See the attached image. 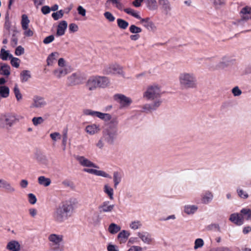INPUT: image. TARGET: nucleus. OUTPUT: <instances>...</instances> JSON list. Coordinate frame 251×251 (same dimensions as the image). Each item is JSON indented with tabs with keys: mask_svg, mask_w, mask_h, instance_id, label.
<instances>
[{
	"mask_svg": "<svg viewBox=\"0 0 251 251\" xmlns=\"http://www.w3.org/2000/svg\"><path fill=\"white\" fill-rule=\"evenodd\" d=\"M143 98L147 100H154L151 103H146L142 106L143 111L146 113L151 112L156 110L162 103L161 97V90L156 85L148 86L143 93Z\"/></svg>",
	"mask_w": 251,
	"mask_h": 251,
	"instance_id": "f257e3e1",
	"label": "nucleus"
},
{
	"mask_svg": "<svg viewBox=\"0 0 251 251\" xmlns=\"http://www.w3.org/2000/svg\"><path fill=\"white\" fill-rule=\"evenodd\" d=\"M118 120L114 117L103 131L102 138L109 144H113L118 135Z\"/></svg>",
	"mask_w": 251,
	"mask_h": 251,
	"instance_id": "f03ea898",
	"label": "nucleus"
},
{
	"mask_svg": "<svg viewBox=\"0 0 251 251\" xmlns=\"http://www.w3.org/2000/svg\"><path fill=\"white\" fill-rule=\"evenodd\" d=\"M179 81L180 86L184 89H195L198 86L196 75L193 73H180L179 75Z\"/></svg>",
	"mask_w": 251,
	"mask_h": 251,
	"instance_id": "7ed1b4c3",
	"label": "nucleus"
},
{
	"mask_svg": "<svg viewBox=\"0 0 251 251\" xmlns=\"http://www.w3.org/2000/svg\"><path fill=\"white\" fill-rule=\"evenodd\" d=\"M109 79L105 76H92L89 78L86 86L89 90H95L96 88L105 87L109 83Z\"/></svg>",
	"mask_w": 251,
	"mask_h": 251,
	"instance_id": "20e7f679",
	"label": "nucleus"
},
{
	"mask_svg": "<svg viewBox=\"0 0 251 251\" xmlns=\"http://www.w3.org/2000/svg\"><path fill=\"white\" fill-rule=\"evenodd\" d=\"M17 121L15 115L7 113L0 116V128L8 129Z\"/></svg>",
	"mask_w": 251,
	"mask_h": 251,
	"instance_id": "39448f33",
	"label": "nucleus"
},
{
	"mask_svg": "<svg viewBox=\"0 0 251 251\" xmlns=\"http://www.w3.org/2000/svg\"><path fill=\"white\" fill-rule=\"evenodd\" d=\"M77 207V201L75 199H70L64 202V218L71 217L74 213L75 209Z\"/></svg>",
	"mask_w": 251,
	"mask_h": 251,
	"instance_id": "423d86ee",
	"label": "nucleus"
},
{
	"mask_svg": "<svg viewBox=\"0 0 251 251\" xmlns=\"http://www.w3.org/2000/svg\"><path fill=\"white\" fill-rule=\"evenodd\" d=\"M83 113L85 115H89L92 117H97L105 122L111 121L112 119L111 115L108 113H103L99 111H93L86 109L84 110Z\"/></svg>",
	"mask_w": 251,
	"mask_h": 251,
	"instance_id": "0eeeda50",
	"label": "nucleus"
},
{
	"mask_svg": "<svg viewBox=\"0 0 251 251\" xmlns=\"http://www.w3.org/2000/svg\"><path fill=\"white\" fill-rule=\"evenodd\" d=\"M47 104V101L43 97L36 95L32 98L30 108L31 109L42 108L46 106Z\"/></svg>",
	"mask_w": 251,
	"mask_h": 251,
	"instance_id": "6e6552de",
	"label": "nucleus"
},
{
	"mask_svg": "<svg viewBox=\"0 0 251 251\" xmlns=\"http://www.w3.org/2000/svg\"><path fill=\"white\" fill-rule=\"evenodd\" d=\"M75 158L78 162L79 164L86 167H93L98 168V166L83 156L78 155H75Z\"/></svg>",
	"mask_w": 251,
	"mask_h": 251,
	"instance_id": "1a4fd4ad",
	"label": "nucleus"
},
{
	"mask_svg": "<svg viewBox=\"0 0 251 251\" xmlns=\"http://www.w3.org/2000/svg\"><path fill=\"white\" fill-rule=\"evenodd\" d=\"M114 99L118 101L122 107L129 106L132 102V100L123 94H116L114 95Z\"/></svg>",
	"mask_w": 251,
	"mask_h": 251,
	"instance_id": "9d476101",
	"label": "nucleus"
},
{
	"mask_svg": "<svg viewBox=\"0 0 251 251\" xmlns=\"http://www.w3.org/2000/svg\"><path fill=\"white\" fill-rule=\"evenodd\" d=\"M114 204H110L108 201L102 202L98 207V209L100 213L112 212L114 208Z\"/></svg>",
	"mask_w": 251,
	"mask_h": 251,
	"instance_id": "9b49d317",
	"label": "nucleus"
},
{
	"mask_svg": "<svg viewBox=\"0 0 251 251\" xmlns=\"http://www.w3.org/2000/svg\"><path fill=\"white\" fill-rule=\"evenodd\" d=\"M35 158L41 165L47 167L49 165V160L47 157L41 151H37L35 153Z\"/></svg>",
	"mask_w": 251,
	"mask_h": 251,
	"instance_id": "f8f14e48",
	"label": "nucleus"
},
{
	"mask_svg": "<svg viewBox=\"0 0 251 251\" xmlns=\"http://www.w3.org/2000/svg\"><path fill=\"white\" fill-rule=\"evenodd\" d=\"M48 240L51 246L58 247L62 241L63 236L62 235L51 234L48 236Z\"/></svg>",
	"mask_w": 251,
	"mask_h": 251,
	"instance_id": "ddd939ff",
	"label": "nucleus"
},
{
	"mask_svg": "<svg viewBox=\"0 0 251 251\" xmlns=\"http://www.w3.org/2000/svg\"><path fill=\"white\" fill-rule=\"evenodd\" d=\"M82 77L79 73L73 74L68 78V82L69 85H75L81 83Z\"/></svg>",
	"mask_w": 251,
	"mask_h": 251,
	"instance_id": "4468645a",
	"label": "nucleus"
},
{
	"mask_svg": "<svg viewBox=\"0 0 251 251\" xmlns=\"http://www.w3.org/2000/svg\"><path fill=\"white\" fill-rule=\"evenodd\" d=\"M229 220L238 226H241L244 224V217L241 213H234L231 214Z\"/></svg>",
	"mask_w": 251,
	"mask_h": 251,
	"instance_id": "2eb2a0df",
	"label": "nucleus"
},
{
	"mask_svg": "<svg viewBox=\"0 0 251 251\" xmlns=\"http://www.w3.org/2000/svg\"><path fill=\"white\" fill-rule=\"evenodd\" d=\"M5 248L8 251H20L21 246L18 241L12 240L7 243Z\"/></svg>",
	"mask_w": 251,
	"mask_h": 251,
	"instance_id": "dca6fc26",
	"label": "nucleus"
},
{
	"mask_svg": "<svg viewBox=\"0 0 251 251\" xmlns=\"http://www.w3.org/2000/svg\"><path fill=\"white\" fill-rule=\"evenodd\" d=\"M83 171L84 172L93 174L97 176H100L106 178H111V176L108 174L103 171L88 168H84L83 169Z\"/></svg>",
	"mask_w": 251,
	"mask_h": 251,
	"instance_id": "f3484780",
	"label": "nucleus"
},
{
	"mask_svg": "<svg viewBox=\"0 0 251 251\" xmlns=\"http://www.w3.org/2000/svg\"><path fill=\"white\" fill-rule=\"evenodd\" d=\"M137 235L145 244L150 245L152 242L153 239L151 237V235L148 232H139L137 233Z\"/></svg>",
	"mask_w": 251,
	"mask_h": 251,
	"instance_id": "a211bd4d",
	"label": "nucleus"
},
{
	"mask_svg": "<svg viewBox=\"0 0 251 251\" xmlns=\"http://www.w3.org/2000/svg\"><path fill=\"white\" fill-rule=\"evenodd\" d=\"M214 196L210 191H205L201 195V201L203 204H207L213 200Z\"/></svg>",
	"mask_w": 251,
	"mask_h": 251,
	"instance_id": "6ab92c4d",
	"label": "nucleus"
},
{
	"mask_svg": "<svg viewBox=\"0 0 251 251\" xmlns=\"http://www.w3.org/2000/svg\"><path fill=\"white\" fill-rule=\"evenodd\" d=\"M140 23L149 30H153L155 28L154 24L149 18L141 19Z\"/></svg>",
	"mask_w": 251,
	"mask_h": 251,
	"instance_id": "aec40b11",
	"label": "nucleus"
},
{
	"mask_svg": "<svg viewBox=\"0 0 251 251\" xmlns=\"http://www.w3.org/2000/svg\"><path fill=\"white\" fill-rule=\"evenodd\" d=\"M198 209V206L196 205H185L184 206V212L188 215H193Z\"/></svg>",
	"mask_w": 251,
	"mask_h": 251,
	"instance_id": "412c9836",
	"label": "nucleus"
},
{
	"mask_svg": "<svg viewBox=\"0 0 251 251\" xmlns=\"http://www.w3.org/2000/svg\"><path fill=\"white\" fill-rule=\"evenodd\" d=\"M0 74L6 76L10 75V67L5 63H0Z\"/></svg>",
	"mask_w": 251,
	"mask_h": 251,
	"instance_id": "4be33fe9",
	"label": "nucleus"
},
{
	"mask_svg": "<svg viewBox=\"0 0 251 251\" xmlns=\"http://www.w3.org/2000/svg\"><path fill=\"white\" fill-rule=\"evenodd\" d=\"M130 233L126 230H123L118 234L117 239L120 243H125Z\"/></svg>",
	"mask_w": 251,
	"mask_h": 251,
	"instance_id": "5701e85b",
	"label": "nucleus"
},
{
	"mask_svg": "<svg viewBox=\"0 0 251 251\" xmlns=\"http://www.w3.org/2000/svg\"><path fill=\"white\" fill-rule=\"evenodd\" d=\"M158 3L162 6L166 14L171 10L170 2L168 0H158Z\"/></svg>",
	"mask_w": 251,
	"mask_h": 251,
	"instance_id": "b1692460",
	"label": "nucleus"
},
{
	"mask_svg": "<svg viewBox=\"0 0 251 251\" xmlns=\"http://www.w3.org/2000/svg\"><path fill=\"white\" fill-rule=\"evenodd\" d=\"M2 189H3L6 193L9 194H13L16 192V189L15 186L7 180Z\"/></svg>",
	"mask_w": 251,
	"mask_h": 251,
	"instance_id": "393cba45",
	"label": "nucleus"
},
{
	"mask_svg": "<svg viewBox=\"0 0 251 251\" xmlns=\"http://www.w3.org/2000/svg\"><path fill=\"white\" fill-rule=\"evenodd\" d=\"M86 131L90 135H93L100 130L99 126L95 124L87 126L85 128Z\"/></svg>",
	"mask_w": 251,
	"mask_h": 251,
	"instance_id": "a878e982",
	"label": "nucleus"
},
{
	"mask_svg": "<svg viewBox=\"0 0 251 251\" xmlns=\"http://www.w3.org/2000/svg\"><path fill=\"white\" fill-rule=\"evenodd\" d=\"M38 183L44 187H48L51 184V180L50 178L46 177L44 176H40L38 178Z\"/></svg>",
	"mask_w": 251,
	"mask_h": 251,
	"instance_id": "bb28decb",
	"label": "nucleus"
},
{
	"mask_svg": "<svg viewBox=\"0 0 251 251\" xmlns=\"http://www.w3.org/2000/svg\"><path fill=\"white\" fill-rule=\"evenodd\" d=\"M122 178V176L120 172L118 171L113 172V182L115 188H116L118 184L121 182Z\"/></svg>",
	"mask_w": 251,
	"mask_h": 251,
	"instance_id": "cd10ccee",
	"label": "nucleus"
},
{
	"mask_svg": "<svg viewBox=\"0 0 251 251\" xmlns=\"http://www.w3.org/2000/svg\"><path fill=\"white\" fill-rule=\"evenodd\" d=\"M31 77L29 71L24 70L20 74V79L22 82H25Z\"/></svg>",
	"mask_w": 251,
	"mask_h": 251,
	"instance_id": "c85d7f7f",
	"label": "nucleus"
},
{
	"mask_svg": "<svg viewBox=\"0 0 251 251\" xmlns=\"http://www.w3.org/2000/svg\"><path fill=\"white\" fill-rule=\"evenodd\" d=\"M9 88L6 86H0V97L2 98H6L9 95Z\"/></svg>",
	"mask_w": 251,
	"mask_h": 251,
	"instance_id": "c756f323",
	"label": "nucleus"
},
{
	"mask_svg": "<svg viewBox=\"0 0 251 251\" xmlns=\"http://www.w3.org/2000/svg\"><path fill=\"white\" fill-rule=\"evenodd\" d=\"M54 217L56 220L61 222L63 220V210L61 206L56 208L54 213Z\"/></svg>",
	"mask_w": 251,
	"mask_h": 251,
	"instance_id": "7c9ffc66",
	"label": "nucleus"
},
{
	"mask_svg": "<svg viewBox=\"0 0 251 251\" xmlns=\"http://www.w3.org/2000/svg\"><path fill=\"white\" fill-rule=\"evenodd\" d=\"M108 229L111 234H115L121 230V227L115 223H111L109 226Z\"/></svg>",
	"mask_w": 251,
	"mask_h": 251,
	"instance_id": "2f4dec72",
	"label": "nucleus"
},
{
	"mask_svg": "<svg viewBox=\"0 0 251 251\" xmlns=\"http://www.w3.org/2000/svg\"><path fill=\"white\" fill-rule=\"evenodd\" d=\"M13 92L17 101H21L23 99V95L20 92L17 84H15Z\"/></svg>",
	"mask_w": 251,
	"mask_h": 251,
	"instance_id": "473e14b6",
	"label": "nucleus"
},
{
	"mask_svg": "<svg viewBox=\"0 0 251 251\" xmlns=\"http://www.w3.org/2000/svg\"><path fill=\"white\" fill-rule=\"evenodd\" d=\"M103 191L106 194L110 200H113L114 199L113 194H114V191L113 188L110 187L108 185L105 184L103 188Z\"/></svg>",
	"mask_w": 251,
	"mask_h": 251,
	"instance_id": "72a5a7b5",
	"label": "nucleus"
},
{
	"mask_svg": "<svg viewBox=\"0 0 251 251\" xmlns=\"http://www.w3.org/2000/svg\"><path fill=\"white\" fill-rule=\"evenodd\" d=\"M244 219L247 220H251V209L249 208H243L240 211Z\"/></svg>",
	"mask_w": 251,
	"mask_h": 251,
	"instance_id": "f704fd0d",
	"label": "nucleus"
},
{
	"mask_svg": "<svg viewBox=\"0 0 251 251\" xmlns=\"http://www.w3.org/2000/svg\"><path fill=\"white\" fill-rule=\"evenodd\" d=\"M30 21L28 18L27 15L24 14L22 16L21 25L23 29H25L27 27H28V25Z\"/></svg>",
	"mask_w": 251,
	"mask_h": 251,
	"instance_id": "c9c22d12",
	"label": "nucleus"
},
{
	"mask_svg": "<svg viewBox=\"0 0 251 251\" xmlns=\"http://www.w3.org/2000/svg\"><path fill=\"white\" fill-rule=\"evenodd\" d=\"M148 2V8L151 10H155L158 6L156 0H147Z\"/></svg>",
	"mask_w": 251,
	"mask_h": 251,
	"instance_id": "e433bc0d",
	"label": "nucleus"
},
{
	"mask_svg": "<svg viewBox=\"0 0 251 251\" xmlns=\"http://www.w3.org/2000/svg\"><path fill=\"white\" fill-rule=\"evenodd\" d=\"M117 22L118 26L123 29H126L129 25L127 22L122 19H118Z\"/></svg>",
	"mask_w": 251,
	"mask_h": 251,
	"instance_id": "4c0bfd02",
	"label": "nucleus"
},
{
	"mask_svg": "<svg viewBox=\"0 0 251 251\" xmlns=\"http://www.w3.org/2000/svg\"><path fill=\"white\" fill-rule=\"evenodd\" d=\"M142 226V224L140 221L136 220L132 222L130 225L129 227L133 230H137L140 228Z\"/></svg>",
	"mask_w": 251,
	"mask_h": 251,
	"instance_id": "58836bf2",
	"label": "nucleus"
},
{
	"mask_svg": "<svg viewBox=\"0 0 251 251\" xmlns=\"http://www.w3.org/2000/svg\"><path fill=\"white\" fill-rule=\"evenodd\" d=\"M58 57V54L57 52L52 53L48 58L47 63L48 65H51L54 60H56Z\"/></svg>",
	"mask_w": 251,
	"mask_h": 251,
	"instance_id": "ea45409f",
	"label": "nucleus"
},
{
	"mask_svg": "<svg viewBox=\"0 0 251 251\" xmlns=\"http://www.w3.org/2000/svg\"><path fill=\"white\" fill-rule=\"evenodd\" d=\"M32 122L34 126H37L43 124L44 122V119L42 117H35L32 118Z\"/></svg>",
	"mask_w": 251,
	"mask_h": 251,
	"instance_id": "a19ab883",
	"label": "nucleus"
},
{
	"mask_svg": "<svg viewBox=\"0 0 251 251\" xmlns=\"http://www.w3.org/2000/svg\"><path fill=\"white\" fill-rule=\"evenodd\" d=\"M10 58H11V64L12 66L17 68L20 66V60L19 58L16 57H13L12 55L10 56Z\"/></svg>",
	"mask_w": 251,
	"mask_h": 251,
	"instance_id": "79ce46f5",
	"label": "nucleus"
},
{
	"mask_svg": "<svg viewBox=\"0 0 251 251\" xmlns=\"http://www.w3.org/2000/svg\"><path fill=\"white\" fill-rule=\"evenodd\" d=\"M237 193L238 196L242 199H246L249 197L247 193L240 188L237 189Z\"/></svg>",
	"mask_w": 251,
	"mask_h": 251,
	"instance_id": "37998d69",
	"label": "nucleus"
},
{
	"mask_svg": "<svg viewBox=\"0 0 251 251\" xmlns=\"http://www.w3.org/2000/svg\"><path fill=\"white\" fill-rule=\"evenodd\" d=\"M206 229L208 230H214V231H220V227L218 224L213 223L211 224L206 227Z\"/></svg>",
	"mask_w": 251,
	"mask_h": 251,
	"instance_id": "c03bdc74",
	"label": "nucleus"
},
{
	"mask_svg": "<svg viewBox=\"0 0 251 251\" xmlns=\"http://www.w3.org/2000/svg\"><path fill=\"white\" fill-rule=\"evenodd\" d=\"M130 32L132 33L137 34L142 32V29L140 27L136 26L134 25H132L129 28Z\"/></svg>",
	"mask_w": 251,
	"mask_h": 251,
	"instance_id": "a18cd8bd",
	"label": "nucleus"
},
{
	"mask_svg": "<svg viewBox=\"0 0 251 251\" xmlns=\"http://www.w3.org/2000/svg\"><path fill=\"white\" fill-rule=\"evenodd\" d=\"M204 245L203 240L201 238H198L195 241L194 249L201 248Z\"/></svg>",
	"mask_w": 251,
	"mask_h": 251,
	"instance_id": "49530a36",
	"label": "nucleus"
},
{
	"mask_svg": "<svg viewBox=\"0 0 251 251\" xmlns=\"http://www.w3.org/2000/svg\"><path fill=\"white\" fill-rule=\"evenodd\" d=\"M11 55L9 54L7 51L5 50L4 49H2L0 50V58L3 60H6L7 59L8 57H10Z\"/></svg>",
	"mask_w": 251,
	"mask_h": 251,
	"instance_id": "de8ad7c7",
	"label": "nucleus"
},
{
	"mask_svg": "<svg viewBox=\"0 0 251 251\" xmlns=\"http://www.w3.org/2000/svg\"><path fill=\"white\" fill-rule=\"evenodd\" d=\"M50 137L53 142H56L58 140L61 139V135L58 132H53L50 134Z\"/></svg>",
	"mask_w": 251,
	"mask_h": 251,
	"instance_id": "09e8293b",
	"label": "nucleus"
},
{
	"mask_svg": "<svg viewBox=\"0 0 251 251\" xmlns=\"http://www.w3.org/2000/svg\"><path fill=\"white\" fill-rule=\"evenodd\" d=\"M29 202L31 204H34L37 201V199L35 195L29 193L27 195Z\"/></svg>",
	"mask_w": 251,
	"mask_h": 251,
	"instance_id": "8fccbe9b",
	"label": "nucleus"
},
{
	"mask_svg": "<svg viewBox=\"0 0 251 251\" xmlns=\"http://www.w3.org/2000/svg\"><path fill=\"white\" fill-rule=\"evenodd\" d=\"M113 74L121 75L123 74L122 69L118 65H113Z\"/></svg>",
	"mask_w": 251,
	"mask_h": 251,
	"instance_id": "3c124183",
	"label": "nucleus"
},
{
	"mask_svg": "<svg viewBox=\"0 0 251 251\" xmlns=\"http://www.w3.org/2000/svg\"><path fill=\"white\" fill-rule=\"evenodd\" d=\"M62 16L63 11L62 10L52 14V17L55 20H57L58 19L62 18Z\"/></svg>",
	"mask_w": 251,
	"mask_h": 251,
	"instance_id": "603ef678",
	"label": "nucleus"
},
{
	"mask_svg": "<svg viewBox=\"0 0 251 251\" xmlns=\"http://www.w3.org/2000/svg\"><path fill=\"white\" fill-rule=\"evenodd\" d=\"M232 93L235 97L239 96L242 94L241 90L238 86H235L231 90Z\"/></svg>",
	"mask_w": 251,
	"mask_h": 251,
	"instance_id": "864d4df0",
	"label": "nucleus"
},
{
	"mask_svg": "<svg viewBox=\"0 0 251 251\" xmlns=\"http://www.w3.org/2000/svg\"><path fill=\"white\" fill-rule=\"evenodd\" d=\"M108 1H111L113 4H115L116 7L119 10H122L123 5L118 0H107Z\"/></svg>",
	"mask_w": 251,
	"mask_h": 251,
	"instance_id": "5fc2aeb1",
	"label": "nucleus"
},
{
	"mask_svg": "<svg viewBox=\"0 0 251 251\" xmlns=\"http://www.w3.org/2000/svg\"><path fill=\"white\" fill-rule=\"evenodd\" d=\"M104 16L110 22H113L115 19L114 16L109 12H105Z\"/></svg>",
	"mask_w": 251,
	"mask_h": 251,
	"instance_id": "6e6d98bb",
	"label": "nucleus"
},
{
	"mask_svg": "<svg viewBox=\"0 0 251 251\" xmlns=\"http://www.w3.org/2000/svg\"><path fill=\"white\" fill-rule=\"evenodd\" d=\"M113 65L105 68L103 70V73L105 75L113 74Z\"/></svg>",
	"mask_w": 251,
	"mask_h": 251,
	"instance_id": "4d7b16f0",
	"label": "nucleus"
},
{
	"mask_svg": "<svg viewBox=\"0 0 251 251\" xmlns=\"http://www.w3.org/2000/svg\"><path fill=\"white\" fill-rule=\"evenodd\" d=\"M225 0H210L216 7H219L225 3Z\"/></svg>",
	"mask_w": 251,
	"mask_h": 251,
	"instance_id": "13d9d810",
	"label": "nucleus"
},
{
	"mask_svg": "<svg viewBox=\"0 0 251 251\" xmlns=\"http://www.w3.org/2000/svg\"><path fill=\"white\" fill-rule=\"evenodd\" d=\"M70 188L71 189H73L75 188V186L74 183L69 181H64V188Z\"/></svg>",
	"mask_w": 251,
	"mask_h": 251,
	"instance_id": "bf43d9fd",
	"label": "nucleus"
},
{
	"mask_svg": "<svg viewBox=\"0 0 251 251\" xmlns=\"http://www.w3.org/2000/svg\"><path fill=\"white\" fill-rule=\"evenodd\" d=\"M73 68L64 60V74H67L72 71Z\"/></svg>",
	"mask_w": 251,
	"mask_h": 251,
	"instance_id": "052dcab7",
	"label": "nucleus"
},
{
	"mask_svg": "<svg viewBox=\"0 0 251 251\" xmlns=\"http://www.w3.org/2000/svg\"><path fill=\"white\" fill-rule=\"evenodd\" d=\"M24 53V49L22 46H18L15 50V53L16 55L19 56Z\"/></svg>",
	"mask_w": 251,
	"mask_h": 251,
	"instance_id": "680f3d73",
	"label": "nucleus"
},
{
	"mask_svg": "<svg viewBox=\"0 0 251 251\" xmlns=\"http://www.w3.org/2000/svg\"><path fill=\"white\" fill-rule=\"evenodd\" d=\"M56 35L57 36L63 35V22H61L58 25Z\"/></svg>",
	"mask_w": 251,
	"mask_h": 251,
	"instance_id": "e2e57ef3",
	"label": "nucleus"
},
{
	"mask_svg": "<svg viewBox=\"0 0 251 251\" xmlns=\"http://www.w3.org/2000/svg\"><path fill=\"white\" fill-rule=\"evenodd\" d=\"M69 29L70 32H75L78 30V26L74 23L70 24L69 26Z\"/></svg>",
	"mask_w": 251,
	"mask_h": 251,
	"instance_id": "0e129e2a",
	"label": "nucleus"
},
{
	"mask_svg": "<svg viewBox=\"0 0 251 251\" xmlns=\"http://www.w3.org/2000/svg\"><path fill=\"white\" fill-rule=\"evenodd\" d=\"M209 251H231L228 248L220 247L216 248H213Z\"/></svg>",
	"mask_w": 251,
	"mask_h": 251,
	"instance_id": "69168bd1",
	"label": "nucleus"
},
{
	"mask_svg": "<svg viewBox=\"0 0 251 251\" xmlns=\"http://www.w3.org/2000/svg\"><path fill=\"white\" fill-rule=\"evenodd\" d=\"M240 13L243 14H247L251 13V7L245 6L242 9Z\"/></svg>",
	"mask_w": 251,
	"mask_h": 251,
	"instance_id": "338daca9",
	"label": "nucleus"
},
{
	"mask_svg": "<svg viewBox=\"0 0 251 251\" xmlns=\"http://www.w3.org/2000/svg\"><path fill=\"white\" fill-rule=\"evenodd\" d=\"M53 39L54 36L53 35H50L44 39L43 43L45 44H48L51 43L53 40Z\"/></svg>",
	"mask_w": 251,
	"mask_h": 251,
	"instance_id": "774afa93",
	"label": "nucleus"
}]
</instances>
